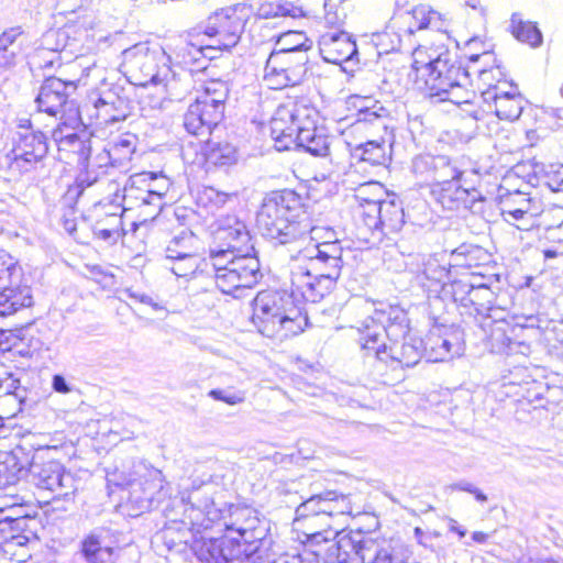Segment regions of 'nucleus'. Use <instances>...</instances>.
<instances>
[{
  "instance_id": "f257e3e1",
  "label": "nucleus",
  "mask_w": 563,
  "mask_h": 563,
  "mask_svg": "<svg viewBox=\"0 0 563 563\" xmlns=\"http://www.w3.org/2000/svg\"><path fill=\"white\" fill-rule=\"evenodd\" d=\"M298 196L290 190L273 191L263 199L256 225L263 236L276 244H308L291 256V285L308 301H319L334 286L343 266L340 241H319V228L297 220Z\"/></svg>"
},
{
  "instance_id": "f03ea898",
  "label": "nucleus",
  "mask_w": 563,
  "mask_h": 563,
  "mask_svg": "<svg viewBox=\"0 0 563 563\" xmlns=\"http://www.w3.org/2000/svg\"><path fill=\"white\" fill-rule=\"evenodd\" d=\"M210 479L194 478L190 486L179 492V497L172 500L170 506L181 511L188 525L202 526L203 530L217 527L225 534L235 536L241 542L257 547L262 539L258 529L260 520L249 507L223 504L220 507L210 494Z\"/></svg>"
},
{
  "instance_id": "7ed1b4c3",
  "label": "nucleus",
  "mask_w": 563,
  "mask_h": 563,
  "mask_svg": "<svg viewBox=\"0 0 563 563\" xmlns=\"http://www.w3.org/2000/svg\"><path fill=\"white\" fill-rule=\"evenodd\" d=\"M412 70L419 88L429 98L450 101L454 104H470L474 92L467 89L468 73L443 45L418 46L412 52Z\"/></svg>"
},
{
  "instance_id": "20e7f679",
  "label": "nucleus",
  "mask_w": 563,
  "mask_h": 563,
  "mask_svg": "<svg viewBox=\"0 0 563 563\" xmlns=\"http://www.w3.org/2000/svg\"><path fill=\"white\" fill-rule=\"evenodd\" d=\"M164 514L167 522L162 533L166 544L169 548L189 545L201 562L245 563L257 550V547L247 545L235 536L225 533L219 538H198L202 526L185 523L188 519L176 507L167 506Z\"/></svg>"
},
{
  "instance_id": "39448f33",
  "label": "nucleus",
  "mask_w": 563,
  "mask_h": 563,
  "mask_svg": "<svg viewBox=\"0 0 563 563\" xmlns=\"http://www.w3.org/2000/svg\"><path fill=\"white\" fill-rule=\"evenodd\" d=\"M314 115L316 109L305 100L280 104L271 120V133L277 150H289L294 145L313 156H327L330 139L314 126Z\"/></svg>"
},
{
  "instance_id": "423d86ee",
  "label": "nucleus",
  "mask_w": 563,
  "mask_h": 563,
  "mask_svg": "<svg viewBox=\"0 0 563 563\" xmlns=\"http://www.w3.org/2000/svg\"><path fill=\"white\" fill-rule=\"evenodd\" d=\"M252 322L267 338L286 340L301 333L308 317L286 291L263 290L252 301Z\"/></svg>"
},
{
  "instance_id": "0eeeda50",
  "label": "nucleus",
  "mask_w": 563,
  "mask_h": 563,
  "mask_svg": "<svg viewBox=\"0 0 563 563\" xmlns=\"http://www.w3.org/2000/svg\"><path fill=\"white\" fill-rule=\"evenodd\" d=\"M208 261L213 268L217 287L235 298L241 296V290L254 287L262 277L255 253L228 254L222 263L209 257Z\"/></svg>"
},
{
  "instance_id": "6e6552de",
  "label": "nucleus",
  "mask_w": 563,
  "mask_h": 563,
  "mask_svg": "<svg viewBox=\"0 0 563 563\" xmlns=\"http://www.w3.org/2000/svg\"><path fill=\"white\" fill-rule=\"evenodd\" d=\"M250 253H255V250L246 224L235 216L218 219L212 229L208 257L222 263L228 254Z\"/></svg>"
},
{
  "instance_id": "1a4fd4ad",
  "label": "nucleus",
  "mask_w": 563,
  "mask_h": 563,
  "mask_svg": "<svg viewBox=\"0 0 563 563\" xmlns=\"http://www.w3.org/2000/svg\"><path fill=\"white\" fill-rule=\"evenodd\" d=\"M363 349H375L383 333L389 341H397L408 334V316L399 306L386 305L376 308L374 314L362 321L358 328Z\"/></svg>"
},
{
  "instance_id": "9d476101",
  "label": "nucleus",
  "mask_w": 563,
  "mask_h": 563,
  "mask_svg": "<svg viewBox=\"0 0 563 563\" xmlns=\"http://www.w3.org/2000/svg\"><path fill=\"white\" fill-rule=\"evenodd\" d=\"M29 481L40 489L49 490L56 498L67 499L77 490L74 474L56 460H45L41 453L34 454L29 468Z\"/></svg>"
},
{
  "instance_id": "9b49d317",
  "label": "nucleus",
  "mask_w": 563,
  "mask_h": 563,
  "mask_svg": "<svg viewBox=\"0 0 563 563\" xmlns=\"http://www.w3.org/2000/svg\"><path fill=\"white\" fill-rule=\"evenodd\" d=\"M250 14L244 3L221 9L207 19L203 33L213 40L214 47L230 49L239 43Z\"/></svg>"
},
{
  "instance_id": "f8f14e48",
  "label": "nucleus",
  "mask_w": 563,
  "mask_h": 563,
  "mask_svg": "<svg viewBox=\"0 0 563 563\" xmlns=\"http://www.w3.org/2000/svg\"><path fill=\"white\" fill-rule=\"evenodd\" d=\"M324 550H312L322 563H365L375 550V541L360 531L336 532Z\"/></svg>"
},
{
  "instance_id": "ddd939ff",
  "label": "nucleus",
  "mask_w": 563,
  "mask_h": 563,
  "mask_svg": "<svg viewBox=\"0 0 563 563\" xmlns=\"http://www.w3.org/2000/svg\"><path fill=\"white\" fill-rule=\"evenodd\" d=\"M21 268L8 253L0 254V317L32 305L31 288L21 285Z\"/></svg>"
},
{
  "instance_id": "4468645a",
  "label": "nucleus",
  "mask_w": 563,
  "mask_h": 563,
  "mask_svg": "<svg viewBox=\"0 0 563 563\" xmlns=\"http://www.w3.org/2000/svg\"><path fill=\"white\" fill-rule=\"evenodd\" d=\"M76 90V80H63L55 76L46 78L35 99L37 110L55 118L68 114V119H77L78 110L74 100L70 99Z\"/></svg>"
},
{
  "instance_id": "2eb2a0df",
  "label": "nucleus",
  "mask_w": 563,
  "mask_h": 563,
  "mask_svg": "<svg viewBox=\"0 0 563 563\" xmlns=\"http://www.w3.org/2000/svg\"><path fill=\"white\" fill-rule=\"evenodd\" d=\"M308 62L306 52L271 53L265 65L264 79L273 89L298 85L307 73Z\"/></svg>"
},
{
  "instance_id": "dca6fc26",
  "label": "nucleus",
  "mask_w": 563,
  "mask_h": 563,
  "mask_svg": "<svg viewBox=\"0 0 563 563\" xmlns=\"http://www.w3.org/2000/svg\"><path fill=\"white\" fill-rule=\"evenodd\" d=\"M46 136L41 131H16L13 146L7 155L8 167L12 172L26 173L46 156Z\"/></svg>"
},
{
  "instance_id": "f3484780",
  "label": "nucleus",
  "mask_w": 563,
  "mask_h": 563,
  "mask_svg": "<svg viewBox=\"0 0 563 563\" xmlns=\"http://www.w3.org/2000/svg\"><path fill=\"white\" fill-rule=\"evenodd\" d=\"M411 172L419 183L433 187L440 181L456 180L462 175L449 156L429 153L419 154L412 158Z\"/></svg>"
},
{
  "instance_id": "a211bd4d",
  "label": "nucleus",
  "mask_w": 563,
  "mask_h": 563,
  "mask_svg": "<svg viewBox=\"0 0 563 563\" xmlns=\"http://www.w3.org/2000/svg\"><path fill=\"white\" fill-rule=\"evenodd\" d=\"M404 218L401 202L387 197L380 205L369 207L363 222L372 231V235L380 240L385 235L399 232L405 224Z\"/></svg>"
},
{
  "instance_id": "6ab92c4d",
  "label": "nucleus",
  "mask_w": 563,
  "mask_h": 563,
  "mask_svg": "<svg viewBox=\"0 0 563 563\" xmlns=\"http://www.w3.org/2000/svg\"><path fill=\"white\" fill-rule=\"evenodd\" d=\"M155 180H157V174L152 172L132 175L124 187V199L135 198L141 200L144 206H153L161 210L163 197L169 188V180L166 177H161L158 188H152V181Z\"/></svg>"
},
{
  "instance_id": "aec40b11",
  "label": "nucleus",
  "mask_w": 563,
  "mask_h": 563,
  "mask_svg": "<svg viewBox=\"0 0 563 563\" xmlns=\"http://www.w3.org/2000/svg\"><path fill=\"white\" fill-rule=\"evenodd\" d=\"M432 195L443 209L451 211L461 208L474 210L476 203L483 201V196L477 189H465L455 180L440 181L432 188Z\"/></svg>"
},
{
  "instance_id": "412c9836",
  "label": "nucleus",
  "mask_w": 563,
  "mask_h": 563,
  "mask_svg": "<svg viewBox=\"0 0 563 563\" xmlns=\"http://www.w3.org/2000/svg\"><path fill=\"white\" fill-rule=\"evenodd\" d=\"M400 340L404 341H389V345L386 343L382 345L376 344L375 349L372 350L379 361H390L391 364L401 367L415 366L421 358V342L412 341L411 339L408 341V334L405 338H400Z\"/></svg>"
},
{
  "instance_id": "4be33fe9",
  "label": "nucleus",
  "mask_w": 563,
  "mask_h": 563,
  "mask_svg": "<svg viewBox=\"0 0 563 563\" xmlns=\"http://www.w3.org/2000/svg\"><path fill=\"white\" fill-rule=\"evenodd\" d=\"M486 102H493L496 115L501 120H517L523 109L522 98L517 88L509 86V90L501 86H494L483 92Z\"/></svg>"
},
{
  "instance_id": "5701e85b",
  "label": "nucleus",
  "mask_w": 563,
  "mask_h": 563,
  "mask_svg": "<svg viewBox=\"0 0 563 563\" xmlns=\"http://www.w3.org/2000/svg\"><path fill=\"white\" fill-rule=\"evenodd\" d=\"M367 134L344 139L351 156L373 166L386 165L390 161L389 146L385 141H372Z\"/></svg>"
},
{
  "instance_id": "b1692460",
  "label": "nucleus",
  "mask_w": 563,
  "mask_h": 563,
  "mask_svg": "<svg viewBox=\"0 0 563 563\" xmlns=\"http://www.w3.org/2000/svg\"><path fill=\"white\" fill-rule=\"evenodd\" d=\"M322 58L331 64L351 60L357 54L356 44L345 32H328L319 40Z\"/></svg>"
},
{
  "instance_id": "393cba45",
  "label": "nucleus",
  "mask_w": 563,
  "mask_h": 563,
  "mask_svg": "<svg viewBox=\"0 0 563 563\" xmlns=\"http://www.w3.org/2000/svg\"><path fill=\"white\" fill-rule=\"evenodd\" d=\"M417 279L429 297H438L449 279V269L437 256H419Z\"/></svg>"
},
{
  "instance_id": "a878e982",
  "label": "nucleus",
  "mask_w": 563,
  "mask_h": 563,
  "mask_svg": "<svg viewBox=\"0 0 563 563\" xmlns=\"http://www.w3.org/2000/svg\"><path fill=\"white\" fill-rule=\"evenodd\" d=\"M123 66L132 76H142L144 79L155 81L157 78V53L151 51L146 44H136L122 53Z\"/></svg>"
},
{
  "instance_id": "bb28decb",
  "label": "nucleus",
  "mask_w": 563,
  "mask_h": 563,
  "mask_svg": "<svg viewBox=\"0 0 563 563\" xmlns=\"http://www.w3.org/2000/svg\"><path fill=\"white\" fill-rule=\"evenodd\" d=\"M75 25L67 24L62 29L49 30L42 36L41 47L36 49V58L44 57L45 54L56 56L66 54L73 55L78 48V38L71 36L75 34Z\"/></svg>"
},
{
  "instance_id": "cd10ccee",
  "label": "nucleus",
  "mask_w": 563,
  "mask_h": 563,
  "mask_svg": "<svg viewBox=\"0 0 563 563\" xmlns=\"http://www.w3.org/2000/svg\"><path fill=\"white\" fill-rule=\"evenodd\" d=\"M332 516L333 515H321L308 518L302 523L296 522L294 527L297 531H300L303 536L302 542L310 547H320L322 543L330 542L332 536L336 533L332 529Z\"/></svg>"
},
{
  "instance_id": "c85d7f7f",
  "label": "nucleus",
  "mask_w": 563,
  "mask_h": 563,
  "mask_svg": "<svg viewBox=\"0 0 563 563\" xmlns=\"http://www.w3.org/2000/svg\"><path fill=\"white\" fill-rule=\"evenodd\" d=\"M431 362H445L463 352V346L456 333L434 334L431 333L424 343Z\"/></svg>"
},
{
  "instance_id": "c756f323",
  "label": "nucleus",
  "mask_w": 563,
  "mask_h": 563,
  "mask_svg": "<svg viewBox=\"0 0 563 563\" xmlns=\"http://www.w3.org/2000/svg\"><path fill=\"white\" fill-rule=\"evenodd\" d=\"M336 504L338 495L335 492L314 495L297 507L294 523H302V521L314 516L339 514Z\"/></svg>"
},
{
  "instance_id": "7c9ffc66",
  "label": "nucleus",
  "mask_w": 563,
  "mask_h": 563,
  "mask_svg": "<svg viewBox=\"0 0 563 563\" xmlns=\"http://www.w3.org/2000/svg\"><path fill=\"white\" fill-rule=\"evenodd\" d=\"M220 118H216L211 110L201 103L198 99L191 103L185 115L184 126L186 131L192 135H205L211 132V129L220 122Z\"/></svg>"
},
{
  "instance_id": "2f4dec72",
  "label": "nucleus",
  "mask_w": 563,
  "mask_h": 563,
  "mask_svg": "<svg viewBox=\"0 0 563 563\" xmlns=\"http://www.w3.org/2000/svg\"><path fill=\"white\" fill-rule=\"evenodd\" d=\"M131 487V498L143 506L146 503L147 507L152 505L154 500H158L155 494H161L164 489V475L159 470L153 468L148 471L147 477L144 483H129Z\"/></svg>"
},
{
  "instance_id": "473e14b6",
  "label": "nucleus",
  "mask_w": 563,
  "mask_h": 563,
  "mask_svg": "<svg viewBox=\"0 0 563 563\" xmlns=\"http://www.w3.org/2000/svg\"><path fill=\"white\" fill-rule=\"evenodd\" d=\"M508 323L503 317L497 313H487L481 321V328L485 332V339L490 346V350L496 353H501L510 343V339L506 333Z\"/></svg>"
},
{
  "instance_id": "72a5a7b5",
  "label": "nucleus",
  "mask_w": 563,
  "mask_h": 563,
  "mask_svg": "<svg viewBox=\"0 0 563 563\" xmlns=\"http://www.w3.org/2000/svg\"><path fill=\"white\" fill-rule=\"evenodd\" d=\"M22 35L21 26L7 29L0 34V68L10 69L15 66L22 49L20 42Z\"/></svg>"
},
{
  "instance_id": "f704fd0d",
  "label": "nucleus",
  "mask_w": 563,
  "mask_h": 563,
  "mask_svg": "<svg viewBox=\"0 0 563 563\" xmlns=\"http://www.w3.org/2000/svg\"><path fill=\"white\" fill-rule=\"evenodd\" d=\"M354 199L358 203L362 220L367 216L372 205L378 206L388 196L385 187L378 181L361 184L354 191Z\"/></svg>"
},
{
  "instance_id": "c9c22d12",
  "label": "nucleus",
  "mask_w": 563,
  "mask_h": 563,
  "mask_svg": "<svg viewBox=\"0 0 563 563\" xmlns=\"http://www.w3.org/2000/svg\"><path fill=\"white\" fill-rule=\"evenodd\" d=\"M95 108L97 117L104 123L119 122L128 115L125 101L111 92L99 97L95 101Z\"/></svg>"
},
{
  "instance_id": "e433bc0d",
  "label": "nucleus",
  "mask_w": 563,
  "mask_h": 563,
  "mask_svg": "<svg viewBox=\"0 0 563 563\" xmlns=\"http://www.w3.org/2000/svg\"><path fill=\"white\" fill-rule=\"evenodd\" d=\"M229 95L227 82L222 80H211L206 87L205 91L197 97L208 110H211L216 118L222 119L224 111V102Z\"/></svg>"
},
{
  "instance_id": "4c0bfd02",
  "label": "nucleus",
  "mask_w": 563,
  "mask_h": 563,
  "mask_svg": "<svg viewBox=\"0 0 563 563\" xmlns=\"http://www.w3.org/2000/svg\"><path fill=\"white\" fill-rule=\"evenodd\" d=\"M515 198H521L525 208H511L505 203L501 214L506 222L515 225L519 230H530L536 222V213L531 210V200L520 192L515 195Z\"/></svg>"
},
{
  "instance_id": "58836bf2",
  "label": "nucleus",
  "mask_w": 563,
  "mask_h": 563,
  "mask_svg": "<svg viewBox=\"0 0 563 563\" xmlns=\"http://www.w3.org/2000/svg\"><path fill=\"white\" fill-rule=\"evenodd\" d=\"M206 162L214 166H230L238 162V151L229 142L209 141L205 151Z\"/></svg>"
},
{
  "instance_id": "ea45409f",
  "label": "nucleus",
  "mask_w": 563,
  "mask_h": 563,
  "mask_svg": "<svg viewBox=\"0 0 563 563\" xmlns=\"http://www.w3.org/2000/svg\"><path fill=\"white\" fill-rule=\"evenodd\" d=\"M411 18L415 23L408 27L409 34H412L415 30L426 29L442 32L445 27V22L441 14L424 5L415 8Z\"/></svg>"
},
{
  "instance_id": "a19ab883",
  "label": "nucleus",
  "mask_w": 563,
  "mask_h": 563,
  "mask_svg": "<svg viewBox=\"0 0 563 563\" xmlns=\"http://www.w3.org/2000/svg\"><path fill=\"white\" fill-rule=\"evenodd\" d=\"M510 31L520 42L537 47L542 43V34L536 24L523 21L518 13H514L510 20Z\"/></svg>"
},
{
  "instance_id": "79ce46f5",
  "label": "nucleus",
  "mask_w": 563,
  "mask_h": 563,
  "mask_svg": "<svg viewBox=\"0 0 563 563\" xmlns=\"http://www.w3.org/2000/svg\"><path fill=\"white\" fill-rule=\"evenodd\" d=\"M312 48V41L307 37L303 32L289 31L282 34L277 42L276 48L272 53H290L306 52Z\"/></svg>"
},
{
  "instance_id": "37998d69",
  "label": "nucleus",
  "mask_w": 563,
  "mask_h": 563,
  "mask_svg": "<svg viewBox=\"0 0 563 563\" xmlns=\"http://www.w3.org/2000/svg\"><path fill=\"white\" fill-rule=\"evenodd\" d=\"M81 552L87 563H107L111 560L113 550L103 547L96 534H89L81 542Z\"/></svg>"
},
{
  "instance_id": "c03bdc74",
  "label": "nucleus",
  "mask_w": 563,
  "mask_h": 563,
  "mask_svg": "<svg viewBox=\"0 0 563 563\" xmlns=\"http://www.w3.org/2000/svg\"><path fill=\"white\" fill-rule=\"evenodd\" d=\"M197 242V236L191 231H181L168 243L165 257H179L198 253Z\"/></svg>"
},
{
  "instance_id": "a18cd8bd",
  "label": "nucleus",
  "mask_w": 563,
  "mask_h": 563,
  "mask_svg": "<svg viewBox=\"0 0 563 563\" xmlns=\"http://www.w3.org/2000/svg\"><path fill=\"white\" fill-rule=\"evenodd\" d=\"M26 475L27 470L14 454H7L0 460V486L14 485Z\"/></svg>"
},
{
  "instance_id": "49530a36",
  "label": "nucleus",
  "mask_w": 563,
  "mask_h": 563,
  "mask_svg": "<svg viewBox=\"0 0 563 563\" xmlns=\"http://www.w3.org/2000/svg\"><path fill=\"white\" fill-rule=\"evenodd\" d=\"M473 289V283L467 279H456L451 283H446L441 294L438 297L442 299H452L454 302H459L464 307L470 306L471 292Z\"/></svg>"
},
{
  "instance_id": "de8ad7c7",
  "label": "nucleus",
  "mask_w": 563,
  "mask_h": 563,
  "mask_svg": "<svg viewBox=\"0 0 563 563\" xmlns=\"http://www.w3.org/2000/svg\"><path fill=\"white\" fill-rule=\"evenodd\" d=\"M301 14V10L289 2L282 0H265L257 9V15L262 19L276 16H292Z\"/></svg>"
},
{
  "instance_id": "09e8293b",
  "label": "nucleus",
  "mask_w": 563,
  "mask_h": 563,
  "mask_svg": "<svg viewBox=\"0 0 563 563\" xmlns=\"http://www.w3.org/2000/svg\"><path fill=\"white\" fill-rule=\"evenodd\" d=\"M52 137L58 145L59 151L78 152L80 156L90 152V146L87 145V142L82 141L75 132L65 133L63 128H57L53 131Z\"/></svg>"
},
{
  "instance_id": "8fccbe9b",
  "label": "nucleus",
  "mask_w": 563,
  "mask_h": 563,
  "mask_svg": "<svg viewBox=\"0 0 563 563\" xmlns=\"http://www.w3.org/2000/svg\"><path fill=\"white\" fill-rule=\"evenodd\" d=\"M165 260L167 261L166 266H168L177 277L194 275L201 264V258L198 253L179 257H165Z\"/></svg>"
},
{
  "instance_id": "3c124183",
  "label": "nucleus",
  "mask_w": 563,
  "mask_h": 563,
  "mask_svg": "<svg viewBox=\"0 0 563 563\" xmlns=\"http://www.w3.org/2000/svg\"><path fill=\"white\" fill-rule=\"evenodd\" d=\"M495 294L494 291L485 284L475 285L473 284V289L471 292L470 306H474L477 313L483 314L484 312L496 314L497 310L493 308Z\"/></svg>"
},
{
  "instance_id": "603ef678",
  "label": "nucleus",
  "mask_w": 563,
  "mask_h": 563,
  "mask_svg": "<svg viewBox=\"0 0 563 563\" xmlns=\"http://www.w3.org/2000/svg\"><path fill=\"white\" fill-rule=\"evenodd\" d=\"M107 220L111 221V228H106L103 221H97L93 227L95 235L109 243H114L122 236V217L117 213L107 214Z\"/></svg>"
},
{
  "instance_id": "864d4df0",
  "label": "nucleus",
  "mask_w": 563,
  "mask_h": 563,
  "mask_svg": "<svg viewBox=\"0 0 563 563\" xmlns=\"http://www.w3.org/2000/svg\"><path fill=\"white\" fill-rule=\"evenodd\" d=\"M108 150L114 157V163H117V166H123L132 158V155L135 151L133 137L130 135L119 137L108 145Z\"/></svg>"
},
{
  "instance_id": "5fc2aeb1",
  "label": "nucleus",
  "mask_w": 563,
  "mask_h": 563,
  "mask_svg": "<svg viewBox=\"0 0 563 563\" xmlns=\"http://www.w3.org/2000/svg\"><path fill=\"white\" fill-rule=\"evenodd\" d=\"M357 115L358 118L356 121L343 132L344 139L367 134L366 132L368 130V123L373 124L377 122L379 125H382L380 115L376 111L369 109L360 110Z\"/></svg>"
},
{
  "instance_id": "6e6d98bb",
  "label": "nucleus",
  "mask_w": 563,
  "mask_h": 563,
  "mask_svg": "<svg viewBox=\"0 0 563 563\" xmlns=\"http://www.w3.org/2000/svg\"><path fill=\"white\" fill-rule=\"evenodd\" d=\"M1 516H10L12 517V519L14 520L15 518H20L21 519V523H19V526L14 522L8 525L5 527V530L4 531H1L0 532V543L3 541V540H7L9 538H13L14 534H9L11 532H18V531H21L23 529V526L25 525V521L27 519V517L25 515H22V509L21 507H13L11 509H1L0 510V517Z\"/></svg>"
},
{
  "instance_id": "4d7b16f0",
  "label": "nucleus",
  "mask_w": 563,
  "mask_h": 563,
  "mask_svg": "<svg viewBox=\"0 0 563 563\" xmlns=\"http://www.w3.org/2000/svg\"><path fill=\"white\" fill-rule=\"evenodd\" d=\"M208 396L213 400L225 402L230 406L240 405L245 401V393L242 390L228 389H211Z\"/></svg>"
},
{
  "instance_id": "13d9d810",
  "label": "nucleus",
  "mask_w": 563,
  "mask_h": 563,
  "mask_svg": "<svg viewBox=\"0 0 563 563\" xmlns=\"http://www.w3.org/2000/svg\"><path fill=\"white\" fill-rule=\"evenodd\" d=\"M89 153L90 152L82 156L87 163L88 168H106L108 166H117V163H114V157L111 155L108 147H104L92 158L89 157Z\"/></svg>"
},
{
  "instance_id": "bf43d9fd",
  "label": "nucleus",
  "mask_w": 563,
  "mask_h": 563,
  "mask_svg": "<svg viewBox=\"0 0 563 563\" xmlns=\"http://www.w3.org/2000/svg\"><path fill=\"white\" fill-rule=\"evenodd\" d=\"M330 1L331 0L324 1V22L331 27L340 26L344 22L345 14L339 12L336 5L332 4Z\"/></svg>"
},
{
  "instance_id": "052dcab7",
  "label": "nucleus",
  "mask_w": 563,
  "mask_h": 563,
  "mask_svg": "<svg viewBox=\"0 0 563 563\" xmlns=\"http://www.w3.org/2000/svg\"><path fill=\"white\" fill-rule=\"evenodd\" d=\"M547 184L552 191H563V164L550 167L547 172Z\"/></svg>"
},
{
  "instance_id": "680f3d73",
  "label": "nucleus",
  "mask_w": 563,
  "mask_h": 563,
  "mask_svg": "<svg viewBox=\"0 0 563 563\" xmlns=\"http://www.w3.org/2000/svg\"><path fill=\"white\" fill-rule=\"evenodd\" d=\"M372 558L373 560L369 563H405L400 556L394 555L388 549H378L376 542L373 554L366 560H371Z\"/></svg>"
},
{
  "instance_id": "e2e57ef3",
  "label": "nucleus",
  "mask_w": 563,
  "mask_h": 563,
  "mask_svg": "<svg viewBox=\"0 0 563 563\" xmlns=\"http://www.w3.org/2000/svg\"><path fill=\"white\" fill-rule=\"evenodd\" d=\"M415 539L418 544L422 545L426 549L433 550L434 540L441 537V533L438 531H424L419 527H416L413 530Z\"/></svg>"
},
{
  "instance_id": "0e129e2a",
  "label": "nucleus",
  "mask_w": 563,
  "mask_h": 563,
  "mask_svg": "<svg viewBox=\"0 0 563 563\" xmlns=\"http://www.w3.org/2000/svg\"><path fill=\"white\" fill-rule=\"evenodd\" d=\"M202 198L207 199L214 207L220 208L228 202L230 195L219 191L213 187H208L203 190Z\"/></svg>"
},
{
  "instance_id": "69168bd1",
  "label": "nucleus",
  "mask_w": 563,
  "mask_h": 563,
  "mask_svg": "<svg viewBox=\"0 0 563 563\" xmlns=\"http://www.w3.org/2000/svg\"><path fill=\"white\" fill-rule=\"evenodd\" d=\"M33 63L37 64V66L41 68H53L55 65L62 64V56H59L57 54H56V56L51 55V54H45L44 57L38 59V58H36V53H35L33 56Z\"/></svg>"
},
{
  "instance_id": "338daca9",
  "label": "nucleus",
  "mask_w": 563,
  "mask_h": 563,
  "mask_svg": "<svg viewBox=\"0 0 563 563\" xmlns=\"http://www.w3.org/2000/svg\"><path fill=\"white\" fill-rule=\"evenodd\" d=\"M130 297L131 298H134L136 300H139L140 302L144 303V305H147L150 307H152L153 310L155 311H161V310H164V306L162 303H159L158 301H156L152 296L150 295H146V294H141V292H131L130 294Z\"/></svg>"
},
{
  "instance_id": "774afa93",
  "label": "nucleus",
  "mask_w": 563,
  "mask_h": 563,
  "mask_svg": "<svg viewBox=\"0 0 563 563\" xmlns=\"http://www.w3.org/2000/svg\"><path fill=\"white\" fill-rule=\"evenodd\" d=\"M52 387L56 393L68 394L71 391L70 386L62 375H54L52 379Z\"/></svg>"
}]
</instances>
